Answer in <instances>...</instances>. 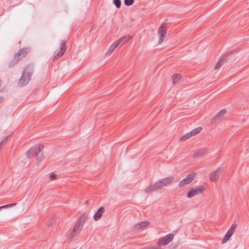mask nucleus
<instances>
[{"label":"nucleus","instance_id":"obj_1","mask_svg":"<svg viewBox=\"0 0 249 249\" xmlns=\"http://www.w3.org/2000/svg\"><path fill=\"white\" fill-rule=\"evenodd\" d=\"M34 71V66L32 64H30L26 65L18 81V86L21 87L26 86L31 79Z\"/></svg>","mask_w":249,"mask_h":249},{"label":"nucleus","instance_id":"obj_22","mask_svg":"<svg viewBox=\"0 0 249 249\" xmlns=\"http://www.w3.org/2000/svg\"><path fill=\"white\" fill-rule=\"evenodd\" d=\"M181 76L178 74H174L172 76L173 84H175L180 79Z\"/></svg>","mask_w":249,"mask_h":249},{"label":"nucleus","instance_id":"obj_29","mask_svg":"<svg viewBox=\"0 0 249 249\" xmlns=\"http://www.w3.org/2000/svg\"><path fill=\"white\" fill-rule=\"evenodd\" d=\"M17 204V203H11L9 204H7L5 205L0 206V210L5 208H9L14 206H15Z\"/></svg>","mask_w":249,"mask_h":249},{"label":"nucleus","instance_id":"obj_13","mask_svg":"<svg viewBox=\"0 0 249 249\" xmlns=\"http://www.w3.org/2000/svg\"><path fill=\"white\" fill-rule=\"evenodd\" d=\"M149 222L148 221H143L140 223H139L135 225L134 229L135 230H139L140 229H142L149 225Z\"/></svg>","mask_w":249,"mask_h":249},{"label":"nucleus","instance_id":"obj_24","mask_svg":"<svg viewBox=\"0 0 249 249\" xmlns=\"http://www.w3.org/2000/svg\"><path fill=\"white\" fill-rule=\"evenodd\" d=\"M65 53L63 51H59L56 54H55L52 57V59L53 61L62 56Z\"/></svg>","mask_w":249,"mask_h":249},{"label":"nucleus","instance_id":"obj_4","mask_svg":"<svg viewBox=\"0 0 249 249\" xmlns=\"http://www.w3.org/2000/svg\"><path fill=\"white\" fill-rule=\"evenodd\" d=\"M205 190V188L203 186H199L196 188L192 189L187 193V196L188 198H191L195 196L202 194Z\"/></svg>","mask_w":249,"mask_h":249},{"label":"nucleus","instance_id":"obj_23","mask_svg":"<svg viewBox=\"0 0 249 249\" xmlns=\"http://www.w3.org/2000/svg\"><path fill=\"white\" fill-rule=\"evenodd\" d=\"M119 46V44H117V42H114L108 49L107 53H108L110 52H112L114 51V50Z\"/></svg>","mask_w":249,"mask_h":249},{"label":"nucleus","instance_id":"obj_9","mask_svg":"<svg viewBox=\"0 0 249 249\" xmlns=\"http://www.w3.org/2000/svg\"><path fill=\"white\" fill-rule=\"evenodd\" d=\"M161 188V185L158 181L154 184L149 185L147 188L145 189L144 191L146 193H149L160 189Z\"/></svg>","mask_w":249,"mask_h":249},{"label":"nucleus","instance_id":"obj_3","mask_svg":"<svg viewBox=\"0 0 249 249\" xmlns=\"http://www.w3.org/2000/svg\"><path fill=\"white\" fill-rule=\"evenodd\" d=\"M87 217V214L85 213L78 218L73 229V232L75 235H78L80 233Z\"/></svg>","mask_w":249,"mask_h":249},{"label":"nucleus","instance_id":"obj_2","mask_svg":"<svg viewBox=\"0 0 249 249\" xmlns=\"http://www.w3.org/2000/svg\"><path fill=\"white\" fill-rule=\"evenodd\" d=\"M43 146L39 145L30 149L26 152L27 157L29 159L35 157L37 161V165L44 159V152L43 151Z\"/></svg>","mask_w":249,"mask_h":249},{"label":"nucleus","instance_id":"obj_17","mask_svg":"<svg viewBox=\"0 0 249 249\" xmlns=\"http://www.w3.org/2000/svg\"><path fill=\"white\" fill-rule=\"evenodd\" d=\"M30 48L26 47V48L21 49L19 50V53H21L22 57L24 58L27 55V54L30 52Z\"/></svg>","mask_w":249,"mask_h":249},{"label":"nucleus","instance_id":"obj_26","mask_svg":"<svg viewBox=\"0 0 249 249\" xmlns=\"http://www.w3.org/2000/svg\"><path fill=\"white\" fill-rule=\"evenodd\" d=\"M113 4L115 5L116 8H120L121 6V0H113Z\"/></svg>","mask_w":249,"mask_h":249},{"label":"nucleus","instance_id":"obj_33","mask_svg":"<svg viewBox=\"0 0 249 249\" xmlns=\"http://www.w3.org/2000/svg\"><path fill=\"white\" fill-rule=\"evenodd\" d=\"M157 244H158L157 243ZM160 246H159V245H157V246H153L151 247L148 248V249H160Z\"/></svg>","mask_w":249,"mask_h":249},{"label":"nucleus","instance_id":"obj_28","mask_svg":"<svg viewBox=\"0 0 249 249\" xmlns=\"http://www.w3.org/2000/svg\"><path fill=\"white\" fill-rule=\"evenodd\" d=\"M57 175L56 174H54V173H53V172L49 174V178H50V179L52 180L56 179L57 178Z\"/></svg>","mask_w":249,"mask_h":249},{"label":"nucleus","instance_id":"obj_27","mask_svg":"<svg viewBox=\"0 0 249 249\" xmlns=\"http://www.w3.org/2000/svg\"><path fill=\"white\" fill-rule=\"evenodd\" d=\"M134 2V0H124V3L126 6H131Z\"/></svg>","mask_w":249,"mask_h":249},{"label":"nucleus","instance_id":"obj_7","mask_svg":"<svg viewBox=\"0 0 249 249\" xmlns=\"http://www.w3.org/2000/svg\"><path fill=\"white\" fill-rule=\"evenodd\" d=\"M202 130V128L201 127H198L192 130L190 132L186 134L183 137L181 138V140L182 141H185L187 139H189L191 137L195 136L199 133Z\"/></svg>","mask_w":249,"mask_h":249},{"label":"nucleus","instance_id":"obj_8","mask_svg":"<svg viewBox=\"0 0 249 249\" xmlns=\"http://www.w3.org/2000/svg\"><path fill=\"white\" fill-rule=\"evenodd\" d=\"M23 57H22V54L19 53V51L15 54L14 57L11 60V61L9 63V67H12L15 65H16L21 59H23Z\"/></svg>","mask_w":249,"mask_h":249},{"label":"nucleus","instance_id":"obj_6","mask_svg":"<svg viewBox=\"0 0 249 249\" xmlns=\"http://www.w3.org/2000/svg\"><path fill=\"white\" fill-rule=\"evenodd\" d=\"M196 176V173H192L187 175L186 178L182 179L178 183L179 187H183L190 183L194 179Z\"/></svg>","mask_w":249,"mask_h":249},{"label":"nucleus","instance_id":"obj_11","mask_svg":"<svg viewBox=\"0 0 249 249\" xmlns=\"http://www.w3.org/2000/svg\"><path fill=\"white\" fill-rule=\"evenodd\" d=\"M174 179V177L173 176H170L161 179L159 180L160 185H161V187H164L166 186L167 184L171 182L172 180Z\"/></svg>","mask_w":249,"mask_h":249},{"label":"nucleus","instance_id":"obj_20","mask_svg":"<svg viewBox=\"0 0 249 249\" xmlns=\"http://www.w3.org/2000/svg\"><path fill=\"white\" fill-rule=\"evenodd\" d=\"M66 41L65 40H62L60 44V51L65 52L67 47L66 46Z\"/></svg>","mask_w":249,"mask_h":249},{"label":"nucleus","instance_id":"obj_18","mask_svg":"<svg viewBox=\"0 0 249 249\" xmlns=\"http://www.w3.org/2000/svg\"><path fill=\"white\" fill-rule=\"evenodd\" d=\"M232 234L233 233L231 232V231H228L226 235H225L224 237L222 239V243L223 244H224L226 242H227L229 240V239L232 236Z\"/></svg>","mask_w":249,"mask_h":249},{"label":"nucleus","instance_id":"obj_5","mask_svg":"<svg viewBox=\"0 0 249 249\" xmlns=\"http://www.w3.org/2000/svg\"><path fill=\"white\" fill-rule=\"evenodd\" d=\"M174 235L173 234H169L162 238L160 239L158 242L159 246H163L168 245L174 238Z\"/></svg>","mask_w":249,"mask_h":249},{"label":"nucleus","instance_id":"obj_15","mask_svg":"<svg viewBox=\"0 0 249 249\" xmlns=\"http://www.w3.org/2000/svg\"><path fill=\"white\" fill-rule=\"evenodd\" d=\"M132 36L129 35L125 36L124 37L121 38L118 41H117V44H119V46H122L125 42L127 41L128 40L131 39Z\"/></svg>","mask_w":249,"mask_h":249},{"label":"nucleus","instance_id":"obj_31","mask_svg":"<svg viewBox=\"0 0 249 249\" xmlns=\"http://www.w3.org/2000/svg\"><path fill=\"white\" fill-rule=\"evenodd\" d=\"M237 227L236 224H232L231 226V228L228 230L229 231H231L232 233H233L236 228Z\"/></svg>","mask_w":249,"mask_h":249},{"label":"nucleus","instance_id":"obj_16","mask_svg":"<svg viewBox=\"0 0 249 249\" xmlns=\"http://www.w3.org/2000/svg\"><path fill=\"white\" fill-rule=\"evenodd\" d=\"M226 112L227 111L226 109H222L217 114L213 120L218 121L221 120L223 117L226 114Z\"/></svg>","mask_w":249,"mask_h":249},{"label":"nucleus","instance_id":"obj_14","mask_svg":"<svg viewBox=\"0 0 249 249\" xmlns=\"http://www.w3.org/2000/svg\"><path fill=\"white\" fill-rule=\"evenodd\" d=\"M207 152V149L206 147L202 148L197 151L194 154V158H198L199 157H201L204 155Z\"/></svg>","mask_w":249,"mask_h":249},{"label":"nucleus","instance_id":"obj_21","mask_svg":"<svg viewBox=\"0 0 249 249\" xmlns=\"http://www.w3.org/2000/svg\"><path fill=\"white\" fill-rule=\"evenodd\" d=\"M166 32H158V35L160 36L159 44H161L164 40Z\"/></svg>","mask_w":249,"mask_h":249},{"label":"nucleus","instance_id":"obj_35","mask_svg":"<svg viewBox=\"0 0 249 249\" xmlns=\"http://www.w3.org/2000/svg\"><path fill=\"white\" fill-rule=\"evenodd\" d=\"M88 203H89V200H86V201H85V204L87 205V204H88Z\"/></svg>","mask_w":249,"mask_h":249},{"label":"nucleus","instance_id":"obj_19","mask_svg":"<svg viewBox=\"0 0 249 249\" xmlns=\"http://www.w3.org/2000/svg\"><path fill=\"white\" fill-rule=\"evenodd\" d=\"M226 59L224 57L222 58L216 64L214 69L215 70L219 69L222 65L226 62Z\"/></svg>","mask_w":249,"mask_h":249},{"label":"nucleus","instance_id":"obj_30","mask_svg":"<svg viewBox=\"0 0 249 249\" xmlns=\"http://www.w3.org/2000/svg\"><path fill=\"white\" fill-rule=\"evenodd\" d=\"M167 28L164 24H162L159 28L158 31H166Z\"/></svg>","mask_w":249,"mask_h":249},{"label":"nucleus","instance_id":"obj_34","mask_svg":"<svg viewBox=\"0 0 249 249\" xmlns=\"http://www.w3.org/2000/svg\"><path fill=\"white\" fill-rule=\"evenodd\" d=\"M3 100V98L2 97H0V103H1Z\"/></svg>","mask_w":249,"mask_h":249},{"label":"nucleus","instance_id":"obj_10","mask_svg":"<svg viewBox=\"0 0 249 249\" xmlns=\"http://www.w3.org/2000/svg\"><path fill=\"white\" fill-rule=\"evenodd\" d=\"M222 171V169L218 168L215 171L213 172L210 177V180L213 182L216 181L218 179L219 175Z\"/></svg>","mask_w":249,"mask_h":249},{"label":"nucleus","instance_id":"obj_32","mask_svg":"<svg viewBox=\"0 0 249 249\" xmlns=\"http://www.w3.org/2000/svg\"><path fill=\"white\" fill-rule=\"evenodd\" d=\"M8 137V136H4L3 137V139L1 140L0 143V146L1 145H2L4 144V143L5 142H6L7 141Z\"/></svg>","mask_w":249,"mask_h":249},{"label":"nucleus","instance_id":"obj_12","mask_svg":"<svg viewBox=\"0 0 249 249\" xmlns=\"http://www.w3.org/2000/svg\"><path fill=\"white\" fill-rule=\"evenodd\" d=\"M104 211V207L103 206L101 207L93 215V218L95 221H97L101 217L103 212Z\"/></svg>","mask_w":249,"mask_h":249},{"label":"nucleus","instance_id":"obj_36","mask_svg":"<svg viewBox=\"0 0 249 249\" xmlns=\"http://www.w3.org/2000/svg\"><path fill=\"white\" fill-rule=\"evenodd\" d=\"M52 224V223L48 224V226H50Z\"/></svg>","mask_w":249,"mask_h":249},{"label":"nucleus","instance_id":"obj_25","mask_svg":"<svg viewBox=\"0 0 249 249\" xmlns=\"http://www.w3.org/2000/svg\"><path fill=\"white\" fill-rule=\"evenodd\" d=\"M77 235H75L74 232H73V230L71 231L69 234V239L70 240V241H71L73 240H74L75 237Z\"/></svg>","mask_w":249,"mask_h":249}]
</instances>
